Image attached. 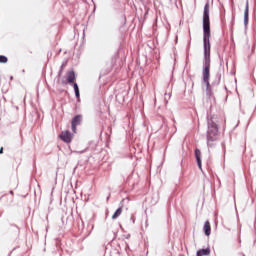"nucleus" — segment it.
Instances as JSON below:
<instances>
[{
  "label": "nucleus",
  "mask_w": 256,
  "mask_h": 256,
  "mask_svg": "<svg viewBox=\"0 0 256 256\" xmlns=\"http://www.w3.org/2000/svg\"><path fill=\"white\" fill-rule=\"evenodd\" d=\"M3 154V147L0 148V155Z\"/></svg>",
  "instance_id": "obj_15"
},
{
  "label": "nucleus",
  "mask_w": 256,
  "mask_h": 256,
  "mask_svg": "<svg viewBox=\"0 0 256 256\" xmlns=\"http://www.w3.org/2000/svg\"><path fill=\"white\" fill-rule=\"evenodd\" d=\"M121 213H123V207H120L115 211V213L112 215V219H118Z\"/></svg>",
  "instance_id": "obj_11"
},
{
  "label": "nucleus",
  "mask_w": 256,
  "mask_h": 256,
  "mask_svg": "<svg viewBox=\"0 0 256 256\" xmlns=\"http://www.w3.org/2000/svg\"><path fill=\"white\" fill-rule=\"evenodd\" d=\"M249 23V2H246V8L244 11V25H247Z\"/></svg>",
  "instance_id": "obj_7"
},
{
  "label": "nucleus",
  "mask_w": 256,
  "mask_h": 256,
  "mask_svg": "<svg viewBox=\"0 0 256 256\" xmlns=\"http://www.w3.org/2000/svg\"><path fill=\"white\" fill-rule=\"evenodd\" d=\"M210 69H211V61L205 60V67L203 70V81L206 85H209V77H210Z\"/></svg>",
  "instance_id": "obj_4"
},
{
  "label": "nucleus",
  "mask_w": 256,
  "mask_h": 256,
  "mask_svg": "<svg viewBox=\"0 0 256 256\" xmlns=\"http://www.w3.org/2000/svg\"><path fill=\"white\" fill-rule=\"evenodd\" d=\"M77 80V77L75 76V71L71 70L66 73V80L65 79H58V84L59 85H73L75 84Z\"/></svg>",
  "instance_id": "obj_3"
},
{
  "label": "nucleus",
  "mask_w": 256,
  "mask_h": 256,
  "mask_svg": "<svg viewBox=\"0 0 256 256\" xmlns=\"http://www.w3.org/2000/svg\"><path fill=\"white\" fill-rule=\"evenodd\" d=\"M73 88H74L77 99H79V97H81V94L79 93V85H77V82L73 84Z\"/></svg>",
  "instance_id": "obj_12"
},
{
  "label": "nucleus",
  "mask_w": 256,
  "mask_h": 256,
  "mask_svg": "<svg viewBox=\"0 0 256 256\" xmlns=\"http://www.w3.org/2000/svg\"><path fill=\"white\" fill-rule=\"evenodd\" d=\"M60 139L64 141V143H71L73 141V134L68 130L62 131L60 134Z\"/></svg>",
  "instance_id": "obj_6"
},
{
  "label": "nucleus",
  "mask_w": 256,
  "mask_h": 256,
  "mask_svg": "<svg viewBox=\"0 0 256 256\" xmlns=\"http://www.w3.org/2000/svg\"><path fill=\"white\" fill-rule=\"evenodd\" d=\"M219 139V128L215 122L208 123V131H207V143L209 147H211L212 143Z\"/></svg>",
  "instance_id": "obj_2"
},
{
  "label": "nucleus",
  "mask_w": 256,
  "mask_h": 256,
  "mask_svg": "<svg viewBox=\"0 0 256 256\" xmlns=\"http://www.w3.org/2000/svg\"><path fill=\"white\" fill-rule=\"evenodd\" d=\"M83 119V116L81 115H76L71 122V128L73 133H77V126L81 125V120Z\"/></svg>",
  "instance_id": "obj_5"
},
{
  "label": "nucleus",
  "mask_w": 256,
  "mask_h": 256,
  "mask_svg": "<svg viewBox=\"0 0 256 256\" xmlns=\"http://www.w3.org/2000/svg\"><path fill=\"white\" fill-rule=\"evenodd\" d=\"M211 22L209 20V3L204 6L203 13V43L205 61H211Z\"/></svg>",
  "instance_id": "obj_1"
},
{
  "label": "nucleus",
  "mask_w": 256,
  "mask_h": 256,
  "mask_svg": "<svg viewBox=\"0 0 256 256\" xmlns=\"http://www.w3.org/2000/svg\"><path fill=\"white\" fill-rule=\"evenodd\" d=\"M206 95L211 97L213 95V90H211V84H206Z\"/></svg>",
  "instance_id": "obj_13"
},
{
  "label": "nucleus",
  "mask_w": 256,
  "mask_h": 256,
  "mask_svg": "<svg viewBox=\"0 0 256 256\" xmlns=\"http://www.w3.org/2000/svg\"><path fill=\"white\" fill-rule=\"evenodd\" d=\"M211 255V249L206 248V249H200L197 251L196 256H209Z\"/></svg>",
  "instance_id": "obj_8"
},
{
  "label": "nucleus",
  "mask_w": 256,
  "mask_h": 256,
  "mask_svg": "<svg viewBox=\"0 0 256 256\" xmlns=\"http://www.w3.org/2000/svg\"><path fill=\"white\" fill-rule=\"evenodd\" d=\"M7 196H3L2 199H6Z\"/></svg>",
  "instance_id": "obj_16"
},
{
  "label": "nucleus",
  "mask_w": 256,
  "mask_h": 256,
  "mask_svg": "<svg viewBox=\"0 0 256 256\" xmlns=\"http://www.w3.org/2000/svg\"><path fill=\"white\" fill-rule=\"evenodd\" d=\"M204 233L207 237H209V235H211V222L206 221L204 224Z\"/></svg>",
  "instance_id": "obj_9"
},
{
  "label": "nucleus",
  "mask_w": 256,
  "mask_h": 256,
  "mask_svg": "<svg viewBox=\"0 0 256 256\" xmlns=\"http://www.w3.org/2000/svg\"><path fill=\"white\" fill-rule=\"evenodd\" d=\"M8 61L7 56L0 55V63H7Z\"/></svg>",
  "instance_id": "obj_14"
},
{
  "label": "nucleus",
  "mask_w": 256,
  "mask_h": 256,
  "mask_svg": "<svg viewBox=\"0 0 256 256\" xmlns=\"http://www.w3.org/2000/svg\"><path fill=\"white\" fill-rule=\"evenodd\" d=\"M195 157H196V161H197V165L199 167V169H201V150L196 149L195 150Z\"/></svg>",
  "instance_id": "obj_10"
},
{
  "label": "nucleus",
  "mask_w": 256,
  "mask_h": 256,
  "mask_svg": "<svg viewBox=\"0 0 256 256\" xmlns=\"http://www.w3.org/2000/svg\"><path fill=\"white\" fill-rule=\"evenodd\" d=\"M10 201H13V198H11Z\"/></svg>",
  "instance_id": "obj_17"
}]
</instances>
